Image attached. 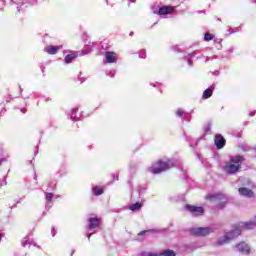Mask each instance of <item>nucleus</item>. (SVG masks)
Returning a JSON list of instances; mask_svg holds the SVG:
<instances>
[{
	"mask_svg": "<svg viewBox=\"0 0 256 256\" xmlns=\"http://www.w3.org/2000/svg\"><path fill=\"white\" fill-rule=\"evenodd\" d=\"M245 161V157L243 156H235L230 158V162H226L223 171L227 173V175H235L238 171H241V164Z\"/></svg>",
	"mask_w": 256,
	"mask_h": 256,
	"instance_id": "f257e3e1",
	"label": "nucleus"
},
{
	"mask_svg": "<svg viewBox=\"0 0 256 256\" xmlns=\"http://www.w3.org/2000/svg\"><path fill=\"white\" fill-rule=\"evenodd\" d=\"M175 167V163L171 160H158L155 162L150 168L151 173L154 175H159V173H163V171H167L168 169H173Z\"/></svg>",
	"mask_w": 256,
	"mask_h": 256,
	"instance_id": "f03ea898",
	"label": "nucleus"
},
{
	"mask_svg": "<svg viewBox=\"0 0 256 256\" xmlns=\"http://www.w3.org/2000/svg\"><path fill=\"white\" fill-rule=\"evenodd\" d=\"M239 235H241V231L239 229L232 230L226 233L223 238L218 239L215 245L216 247H220L221 245H227V243H230V241H233V239H237Z\"/></svg>",
	"mask_w": 256,
	"mask_h": 256,
	"instance_id": "7ed1b4c3",
	"label": "nucleus"
},
{
	"mask_svg": "<svg viewBox=\"0 0 256 256\" xmlns=\"http://www.w3.org/2000/svg\"><path fill=\"white\" fill-rule=\"evenodd\" d=\"M213 228L210 227H198V228H192L190 230L191 235H194V237H207V235H211L213 233Z\"/></svg>",
	"mask_w": 256,
	"mask_h": 256,
	"instance_id": "20e7f679",
	"label": "nucleus"
},
{
	"mask_svg": "<svg viewBox=\"0 0 256 256\" xmlns=\"http://www.w3.org/2000/svg\"><path fill=\"white\" fill-rule=\"evenodd\" d=\"M186 209L192 213V215H195V217H199V215H203V213H205V209L202 206L187 204Z\"/></svg>",
	"mask_w": 256,
	"mask_h": 256,
	"instance_id": "39448f33",
	"label": "nucleus"
},
{
	"mask_svg": "<svg viewBox=\"0 0 256 256\" xmlns=\"http://www.w3.org/2000/svg\"><path fill=\"white\" fill-rule=\"evenodd\" d=\"M235 247H236L237 251H239L241 253V255H249V253H251V248L245 242H240Z\"/></svg>",
	"mask_w": 256,
	"mask_h": 256,
	"instance_id": "423d86ee",
	"label": "nucleus"
},
{
	"mask_svg": "<svg viewBox=\"0 0 256 256\" xmlns=\"http://www.w3.org/2000/svg\"><path fill=\"white\" fill-rule=\"evenodd\" d=\"M214 143L217 147V149H223L225 147L227 140H225V137L221 134H216L214 137Z\"/></svg>",
	"mask_w": 256,
	"mask_h": 256,
	"instance_id": "0eeeda50",
	"label": "nucleus"
},
{
	"mask_svg": "<svg viewBox=\"0 0 256 256\" xmlns=\"http://www.w3.org/2000/svg\"><path fill=\"white\" fill-rule=\"evenodd\" d=\"M88 223L89 229H97V227H100L101 225V218H98L97 216L90 217Z\"/></svg>",
	"mask_w": 256,
	"mask_h": 256,
	"instance_id": "6e6552de",
	"label": "nucleus"
},
{
	"mask_svg": "<svg viewBox=\"0 0 256 256\" xmlns=\"http://www.w3.org/2000/svg\"><path fill=\"white\" fill-rule=\"evenodd\" d=\"M238 192L240 195H242L243 197H255V192H253V190L242 187L238 189Z\"/></svg>",
	"mask_w": 256,
	"mask_h": 256,
	"instance_id": "1a4fd4ad",
	"label": "nucleus"
},
{
	"mask_svg": "<svg viewBox=\"0 0 256 256\" xmlns=\"http://www.w3.org/2000/svg\"><path fill=\"white\" fill-rule=\"evenodd\" d=\"M175 11V8L173 6H163L159 8L158 15H171Z\"/></svg>",
	"mask_w": 256,
	"mask_h": 256,
	"instance_id": "9d476101",
	"label": "nucleus"
},
{
	"mask_svg": "<svg viewBox=\"0 0 256 256\" xmlns=\"http://www.w3.org/2000/svg\"><path fill=\"white\" fill-rule=\"evenodd\" d=\"M206 199H208V201H221L225 199V195H223L222 193H216L213 195H207Z\"/></svg>",
	"mask_w": 256,
	"mask_h": 256,
	"instance_id": "9b49d317",
	"label": "nucleus"
},
{
	"mask_svg": "<svg viewBox=\"0 0 256 256\" xmlns=\"http://www.w3.org/2000/svg\"><path fill=\"white\" fill-rule=\"evenodd\" d=\"M106 62L115 63L117 61V54L115 52L108 51L105 54Z\"/></svg>",
	"mask_w": 256,
	"mask_h": 256,
	"instance_id": "f8f14e48",
	"label": "nucleus"
},
{
	"mask_svg": "<svg viewBox=\"0 0 256 256\" xmlns=\"http://www.w3.org/2000/svg\"><path fill=\"white\" fill-rule=\"evenodd\" d=\"M44 51L48 53V55H57V52L59 51V46H47Z\"/></svg>",
	"mask_w": 256,
	"mask_h": 256,
	"instance_id": "ddd939ff",
	"label": "nucleus"
},
{
	"mask_svg": "<svg viewBox=\"0 0 256 256\" xmlns=\"http://www.w3.org/2000/svg\"><path fill=\"white\" fill-rule=\"evenodd\" d=\"M77 57H79V54L77 53H72V54H68L66 55V57L64 58L65 63L69 64V63H73L74 59H77Z\"/></svg>",
	"mask_w": 256,
	"mask_h": 256,
	"instance_id": "4468645a",
	"label": "nucleus"
},
{
	"mask_svg": "<svg viewBox=\"0 0 256 256\" xmlns=\"http://www.w3.org/2000/svg\"><path fill=\"white\" fill-rule=\"evenodd\" d=\"M158 256H177V253L172 249H167L160 252Z\"/></svg>",
	"mask_w": 256,
	"mask_h": 256,
	"instance_id": "2eb2a0df",
	"label": "nucleus"
},
{
	"mask_svg": "<svg viewBox=\"0 0 256 256\" xmlns=\"http://www.w3.org/2000/svg\"><path fill=\"white\" fill-rule=\"evenodd\" d=\"M212 96H213V89L207 88L206 90H204L202 94V99H209Z\"/></svg>",
	"mask_w": 256,
	"mask_h": 256,
	"instance_id": "dca6fc26",
	"label": "nucleus"
},
{
	"mask_svg": "<svg viewBox=\"0 0 256 256\" xmlns=\"http://www.w3.org/2000/svg\"><path fill=\"white\" fill-rule=\"evenodd\" d=\"M141 207H143V203L141 202H136L134 204H132L129 209L130 211H139L141 209Z\"/></svg>",
	"mask_w": 256,
	"mask_h": 256,
	"instance_id": "f3484780",
	"label": "nucleus"
},
{
	"mask_svg": "<svg viewBox=\"0 0 256 256\" xmlns=\"http://www.w3.org/2000/svg\"><path fill=\"white\" fill-rule=\"evenodd\" d=\"M93 193L94 195L99 196V195H103L104 191H103V187H100V186H95L93 188Z\"/></svg>",
	"mask_w": 256,
	"mask_h": 256,
	"instance_id": "a211bd4d",
	"label": "nucleus"
},
{
	"mask_svg": "<svg viewBox=\"0 0 256 256\" xmlns=\"http://www.w3.org/2000/svg\"><path fill=\"white\" fill-rule=\"evenodd\" d=\"M244 227L245 229H253V227H256V216L254 218V221L244 223Z\"/></svg>",
	"mask_w": 256,
	"mask_h": 256,
	"instance_id": "6ab92c4d",
	"label": "nucleus"
},
{
	"mask_svg": "<svg viewBox=\"0 0 256 256\" xmlns=\"http://www.w3.org/2000/svg\"><path fill=\"white\" fill-rule=\"evenodd\" d=\"M214 38H215V35H213L209 32L205 33V35H204V40L205 41H213Z\"/></svg>",
	"mask_w": 256,
	"mask_h": 256,
	"instance_id": "aec40b11",
	"label": "nucleus"
},
{
	"mask_svg": "<svg viewBox=\"0 0 256 256\" xmlns=\"http://www.w3.org/2000/svg\"><path fill=\"white\" fill-rule=\"evenodd\" d=\"M53 197H54L53 193H47L46 194V202L51 203V201H53Z\"/></svg>",
	"mask_w": 256,
	"mask_h": 256,
	"instance_id": "412c9836",
	"label": "nucleus"
},
{
	"mask_svg": "<svg viewBox=\"0 0 256 256\" xmlns=\"http://www.w3.org/2000/svg\"><path fill=\"white\" fill-rule=\"evenodd\" d=\"M146 233H153V230H143L139 232L138 235L139 237H141L142 235H146Z\"/></svg>",
	"mask_w": 256,
	"mask_h": 256,
	"instance_id": "4be33fe9",
	"label": "nucleus"
},
{
	"mask_svg": "<svg viewBox=\"0 0 256 256\" xmlns=\"http://www.w3.org/2000/svg\"><path fill=\"white\" fill-rule=\"evenodd\" d=\"M184 113H185V112H184L183 110H181V109H178V110L176 111L177 117H183Z\"/></svg>",
	"mask_w": 256,
	"mask_h": 256,
	"instance_id": "5701e85b",
	"label": "nucleus"
},
{
	"mask_svg": "<svg viewBox=\"0 0 256 256\" xmlns=\"http://www.w3.org/2000/svg\"><path fill=\"white\" fill-rule=\"evenodd\" d=\"M142 256H159V254H155V253H142Z\"/></svg>",
	"mask_w": 256,
	"mask_h": 256,
	"instance_id": "b1692460",
	"label": "nucleus"
},
{
	"mask_svg": "<svg viewBox=\"0 0 256 256\" xmlns=\"http://www.w3.org/2000/svg\"><path fill=\"white\" fill-rule=\"evenodd\" d=\"M225 205H227V202H224V203H222V204H219V209H223V207H225Z\"/></svg>",
	"mask_w": 256,
	"mask_h": 256,
	"instance_id": "393cba45",
	"label": "nucleus"
},
{
	"mask_svg": "<svg viewBox=\"0 0 256 256\" xmlns=\"http://www.w3.org/2000/svg\"><path fill=\"white\" fill-rule=\"evenodd\" d=\"M206 131H211V126H208V127L206 128Z\"/></svg>",
	"mask_w": 256,
	"mask_h": 256,
	"instance_id": "a878e982",
	"label": "nucleus"
},
{
	"mask_svg": "<svg viewBox=\"0 0 256 256\" xmlns=\"http://www.w3.org/2000/svg\"><path fill=\"white\" fill-rule=\"evenodd\" d=\"M88 239H91V234L88 235Z\"/></svg>",
	"mask_w": 256,
	"mask_h": 256,
	"instance_id": "bb28decb",
	"label": "nucleus"
}]
</instances>
